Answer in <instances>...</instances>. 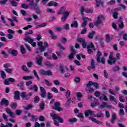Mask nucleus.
Instances as JSON below:
<instances>
[{"label": "nucleus", "mask_w": 127, "mask_h": 127, "mask_svg": "<svg viewBox=\"0 0 127 127\" xmlns=\"http://www.w3.org/2000/svg\"><path fill=\"white\" fill-rule=\"evenodd\" d=\"M71 92L69 90H67L65 92V97L67 99L66 102L65 103V107H70V104H71Z\"/></svg>", "instance_id": "f257e3e1"}, {"label": "nucleus", "mask_w": 127, "mask_h": 127, "mask_svg": "<svg viewBox=\"0 0 127 127\" xmlns=\"http://www.w3.org/2000/svg\"><path fill=\"white\" fill-rule=\"evenodd\" d=\"M105 20V17L103 15H99L97 17V20L95 22H94V24L96 25V26H99V25L103 22V20Z\"/></svg>", "instance_id": "f03ea898"}, {"label": "nucleus", "mask_w": 127, "mask_h": 127, "mask_svg": "<svg viewBox=\"0 0 127 127\" xmlns=\"http://www.w3.org/2000/svg\"><path fill=\"white\" fill-rule=\"evenodd\" d=\"M51 117H52L53 120H58L59 123H61V124H63V123H64L63 119L61 118V117L57 114H51Z\"/></svg>", "instance_id": "7ed1b4c3"}, {"label": "nucleus", "mask_w": 127, "mask_h": 127, "mask_svg": "<svg viewBox=\"0 0 127 127\" xmlns=\"http://www.w3.org/2000/svg\"><path fill=\"white\" fill-rule=\"evenodd\" d=\"M70 11H65L63 13V16L61 17L62 22H65L67 18L69 17L70 15Z\"/></svg>", "instance_id": "20e7f679"}, {"label": "nucleus", "mask_w": 127, "mask_h": 127, "mask_svg": "<svg viewBox=\"0 0 127 127\" xmlns=\"http://www.w3.org/2000/svg\"><path fill=\"white\" fill-rule=\"evenodd\" d=\"M80 11L81 13V15L84 16V11H85L87 13H93V10L90 9H85L84 7H81Z\"/></svg>", "instance_id": "39448f33"}, {"label": "nucleus", "mask_w": 127, "mask_h": 127, "mask_svg": "<svg viewBox=\"0 0 127 127\" xmlns=\"http://www.w3.org/2000/svg\"><path fill=\"white\" fill-rule=\"evenodd\" d=\"M104 108H107V109H113V107L111 105H108L107 102H103L102 104L99 106V109H104Z\"/></svg>", "instance_id": "423d86ee"}, {"label": "nucleus", "mask_w": 127, "mask_h": 127, "mask_svg": "<svg viewBox=\"0 0 127 127\" xmlns=\"http://www.w3.org/2000/svg\"><path fill=\"white\" fill-rule=\"evenodd\" d=\"M82 20H83V22L81 24V27H86V25H87V22H88V20L90 21L91 18L82 16Z\"/></svg>", "instance_id": "0eeeda50"}, {"label": "nucleus", "mask_w": 127, "mask_h": 127, "mask_svg": "<svg viewBox=\"0 0 127 127\" xmlns=\"http://www.w3.org/2000/svg\"><path fill=\"white\" fill-rule=\"evenodd\" d=\"M94 86L95 88L98 89L99 88V84L97 83H93L91 81H89L88 83L86 84L87 88H91V86Z\"/></svg>", "instance_id": "6e6552de"}, {"label": "nucleus", "mask_w": 127, "mask_h": 127, "mask_svg": "<svg viewBox=\"0 0 127 127\" xmlns=\"http://www.w3.org/2000/svg\"><path fill=\"white\" fill-rule=\"evenodd\" d=\"M36 60L38 65L41 66L42 65V61H43V57L40 56H37L36 58Z\"/></svg>", "instance_id": "1a4fd4ad"}, {"label": "nucleus", "mask_w": 127, "mask_h": 127, "mask_svg": "<svg viewBox=\"0 0 127 127\" xmlns=\"http://www.w3.org/2000/svg\"><path fill=\"white\" fill-rule=\"evenodd\" d=\"M116 10H121V8L113 9L112 10V12L113 13V16L114 18H115V19H117V18H118V15H119V14H118V12H117Z\"/></svg>", "instance_id": "9d476101"}, {"label": "nucleus", "mask_w": 127, "mask_h": 127, "mask_svg": "<svg viewBox=\"0 0 127 127\" xmlns=\"http://www.w3.org/2000/svg\"><path fill=\"white\" fill-rule=\"evenodd\" d=\"M53 109H54V110H56V111H58V112H60L61 111H62V109L60 108V103L59 102L55 103V106L53 107Z\"/></svg>", "instance_id": "9b49d317"}, {"label": "nucleus", "mask_w": 127, "mask_h": 127, "mask_svg": "<svg viewBox=\"0 0 127 127\" xmlns=\"http://www.w3.org/2000/svg\"><path fill=\"white\" fill-rule=\"evenodd\" d=\"M40 90L41 91L40 95L42 97V98H45L46 96V91L45 90V88L42 86H41L40 87Z\"/></svg>", "instance_id": "f8f14e48"}, {"label": "nucleus", "mask_w": 127, "mask_h": 127, "mask_svg": "<svg viewBox=\"0 0 127 127\" xmlns=\"http://www.w3.org/2000/svg\"><path fill=\"white\" fill-rule=\"evenodd\" d=\"M84 115L85 117H89V116L94 117V111L90 110H86L85 111Z\"/></svg>", "instance_id": "ddd939ff"}, {"label": "nucleus", "mask_w": 127, "mask_h": 127, "mask_svg": "<svg viewBox=\"0 0 127 127\" xmlns=\"http://www.w3.org/2000/svg\"><path fill=\"white\" fill-rule=\"evenodd\" d=\"M20 96L23 100H29V96H28V95H27V94L25 92H23L21 93Z\"/></svg>", "instance_id": "4468645a"}, {"label": "nucleus", "mask_w": 127, "mask_h": 127, "mask_svg": "<svg viewBox=\"0 0 127 127\" xmlns=\"http://www.w3.org/2000/svg\"><path fill=\"white\" fill-rule=\"evenodd\" d=\"M6 112L8 115H9L10 117L11 118H14L15 117V114L12 112H11V110H10L9 109L7 108L6 109Z\"/></svg>", "instance_id": "2eb2a0df"}, {"label": "nucleus", "mask_w": 127, "mask_h": 127, "mask_svg": "<svg viewBox=\"0 0 127 127\" xmlns=\"http://www.w3.org/2000/svg\"><path fill=\"white\" fill-rule=\"evenodd\" d=\"M9 54H11L13 56H17V50L10 49L8 51Z\"/></svg>", "instance_id": "dca6fc26"}, {"label": "nucleus", "mask_w": 127, "mask_h": 127, "mask_svg": "<svg viewBox=\"0 0 127 127\" xmlns=\"http://www.w3.org/2000/svg\"><path fill=\"white\" fill-rule=\"evenodd\" d=\"M24 40L26 41V42H28L30 44H31L34 41V40L31 38V37H25Z\"/></svg>", "instance_id": "f3484780"}, {"label": "nucleus", "mask_w": 127, "mask_h": 127, "mask_svg": "<svg viewBox=\"0 0 127 127\" xmlns=\"http://www.w3.org/2000/svg\"><path fill=\"white\" fill-rule=\"evenodd\" d=\"M34 3V2L33 1H31L30 2L29 4V6H31L30 8L31 9H35L37 7L38 4L35 3L34 5L33 4Z\"/></svg>", "instance_id": "a211bd4d"}, {"label": "nucleus", "mask_w": 127, "mask_h": 127, "mask_svg": "<svg viewBox=\"0 0 127 127\" xmlns=\"http://www.w3.org/2000/svg\"><path fill=\"white\" fill-rule=\"evenodd\" d=\"M89 119L90 120V121H92V122H93V123H95V124H97V125H102L103 124L102 122L97 120V119L92 118V117H89Z\"/></svg>", "instance_id": "6ab92c4d"}, {"label": "nucleus", "mask_w": 127, "mask_h": 127, "mask_svg": "<svg viewBox=\"0 0 127 127\" xmlns=\"http://www.w3.org/2000/svg\"><path fill=\"white\" fill-rule=\"evenodd\" d=\"M102 56V52L101 51H98L97 54L96 55V61L98 63H101V59H100V56Z\"/></svg>", "instance_id": "aec40b11"}, {"label": "nucleus", "mask_w": 127, "mask_h": 127, "mask_svg": "<svg viewBox=\"0 0 127 127\" xmlns=\"http://www.w3.org/2000/svg\"><path fill=\"white\" fill-rule=\"evenodd\" d=\"M30 90H33L36 93L38 92V87L36 85H31V86L29 88Z\"/></svg>", "instance_id": "412c9836"}, {"label": "nucleus", "mask_w": 127, "mask_h": 127, "mask_svg": "<svg viewBox=\"0 0 127 127\" xmlns=\"http://www.w3.org/2000/svg\"><path fill=\"white\" fill-rule=\"evenodd\" d=\"M14 99L15 100H20V98L19 97V91H16L14 92Z\"/></svg>", "instance_id": "4be33fe9"}, {"label": "nucleus", "mask_w": 127, "mask_h": 127, "mask_svg": "<svg viewBox=\"0 0 127 127\" xmlns=\"http://www.w3.org/2000/svg\"><path fill=\"white\" fill-rule=\"evenodd\" d=\"M87 49H92L94 51H96V48H95V46H94V44L92 42L90 43L87 46Z\"/></svg>", "instance_id": "5701e85b"}, {"label": "nucleus", "mask_w": 127, "mask_h": 127, "mask_svg": "<svg viewBox=\"0 0 127 127\" xmlns=\"http://www.w3.org/2000/svg\"><path fill=\"white\" fill-rule=\"evenodd\" d=\"M9 102L8 100H5V99H2L0 102V105H5V106H8Z\"/></svg>", "instance_id": "b1692460"}, {"label": "nucleus", "mask_w": 127, "mask_h": 127, "mask_svg": "<svg viewBox=\"0 0 127 127\" xmlns=\"http://www.w3.org/2000/svg\"><path fill=\"white\" fill-rule=\"evenodd\" d=\"M108 64H109V65H113V64H115V63H116V62H117V59H116L115 58L112 59V60H109L108 61Z\"/></svg>", "instance_id": "393cba45"}, {"label": "nucleus", "mask_w": 127, "mask_h": 127, "mask_svg": "<svg viewBox=\"0 0 127 127\" xmlns=\"http://www.w3.org/2000/svg\"><path fill=\"white\" fill-rule=\"evenodd\" d=\"M66 11V7H62L59 12H58V14H63L64 12Z\"/></svg>", "instance_id": "a878e982"}, {"label": "nucleus", "mask_w": 127, "mask_h": 127, "mask_svg": "<svg viewBox=\"0 0 127 127\" xmlns=\"http://www.w3.org/2000/svg\"><path fill=\"white\" fill-rule=\"evenodd\" d=\"M13 125L10 123H7L6 125L3 124H1L0 127H12Z\"/></svg>", "instance_id": "bb28decb"}, {"label": "nucleus", "mask_w": 127, "mask_h": 127, "mask_svg": "<svg viewBox=\"0 0 127 127\" xmlns=\"http://www.w3.org/2000/svg\"><path fill=\"white\" fill-rule=\"evenodd\" d=\"M99 99L101 100V101H103V100L106 102H108V101H109V99L108 98V97H107V96L105 95H103L102 96H100L99 97Z\"/></svg>", "instance_id": "cd10ccee"}, {"label": "nucleus", "mask_w": 127, "mask_h": 127, "mask_svg": "<svg viewBox=\"0 0 127 127\" xmlns=\"http://www.w3.org/2000/svg\"><path fill=\"white\" fill-rule=\"evenodd\" d=\"M96 2V7H99L100 6V5L101 4V5H103L104 3L103 1H102V0H95Z\"/></svg>", "instance_id": "c85d7f7f"}, {"label": "nucleus", "mask_w": 127, "mask_h": 127, "mask_svg": "<svg viewBox=\"0 0 127 127\" xmlns=\"http://www.w3.org/2000/svg\"><path fill=\"white\" fill-rule=\"evenodd\" d=\"M34 79V76H23V80H32Z\"/></svg>", "instance_id": "c756f323"}, {"label": "nucleus", "mask_w": 127, "mask_h": 127, "mask_svg": "<svg viewBox=\"0 0 127 127\" xmlns=\"http://www.w3.org/2000/svg\"><path fill=\"white\" fill-rule=\"evenodd\" d=\"M118 23H119V28L120 29H123V28H124V22H123V21L119 20L118 21Z\"/></svg>", "instance_id": "7c9ffc66"}, {"label": "nucleus", "mask_w": 127, "mask_h": 127, "mask_svg": "<svg viewBox=\"0 0 127 127\" xmlns=\"http://www.w3.org/2000/svg\"><path fill=\"white\" fill-rule=\"evenodd\" d=\"M95 34H96V32L95 31H92L89 33L87 36L88 38H89L90 39H93V37H94V35Z\"/></svg>", "instance_id": "2f4dec72"}, {"label": "nucleus", "mask_w": 127, "mask_h": 127, "mask_svg": "<svg viewBox=\"0 0 127 127\" xmlns=\"http://www.w3.org/2000/svg\"><path fill=\"white\" fill-rule=\"evenodd\" d=\"M94 118H103L104 117V114L102 113H98L96 115H94L93 116Z\"/></svg>", "instance_id": "473e14b6"}, {"label": "nucleus", "mask_w": 127, "mask_h": 127, "mask_svg": "<svg viewBox=\"0 0 127 127\" xmlns=\"http://www.w3.org/2000/svg\"><path fill=\"white\" fill-rule=\"evenodd\" d=\"M46 25H47V23H43L40 25H37L36 26V29H38V28H40L41 27H45V26H46Z\"/></svg>", "instance_id": "72a5a7b5"}, {"label": "nucleus", "mask_w": 127, "mask_h": 127, "mask_svg": "<svg viewBox=\"0 0 127 127\" xmlns=\"http://www.w3.org/2000/svg\"><path fill=\"white\" fill-rule=\"evenodd\" d=\"M24 85V82H21L17 84V87H19L21 90H24V87H23Z\"/></svg>", "instance_id": "f704fd0d"}, {"label": "nucleus", "mask_w": 127, "mask_h": 127, "mask_svg": "<svg viewBox=\"0 0 127 127\" xmlns=\"http://www.w3.org/2000/svg\"><path fill=\"white\" fill-rule=\"evenodd\" d=\"M22 69L23 71H25V72H27L28 73H29L30 72V70L27 68V67L26 65H23L22 66Z\"/></svg>", "instance_id": "c9c22d12"}, {"label": "nucleus", "mask_w": 127, "mask_h": 127, "mask_svg": "<svg viewBox=\"0 0 127 127\" xmlns=\"http://www.w3.org/2000/svg\"><path fill=\"white\" fill-rule=\"evenodd\" d=\"M78 22H77L76 21L73 22L70 25L71 27H75L76 28H77V27H78Z\"/></svg>", "instance_id": "e433bc0d"}, {"label": "nucleus", "mask_w": 127, "mask_h": 127, "mask_svg": "<svg viewBox=\"0 0 127 127\" xmlns=\"http://www.w3.org/2000/svg\"><path fill=\"white\" fill-rule=\"evenodd\" d=\"M121 68L119 66H116L112 68V71L113 72H117L118 71H120Z\"/></svg>", "instance_id": "4c0bfd02"}, {"label": "nucleus", "mask_w": 127, "mask_h": 127, "mask_svg": "<svg viewBox=\"0 0 127 127\" xmlns=\"http://www.w3.org/2000/svg\"><path fill=\"white\" fill-rule=\"evenodd\" d=\"M69 123H70L71 124H73L74 123H76L77 122V120L76 118H70L68 119Z\"/></svg>", "instance_id": "58836bf2"}, {"label": "nucleus", "mask_w": 127, "mask_h": 127, "mask_svg": "<svg viewBox=\"0 0 127 127\" xmlns=\"http://www.w3.org/2000/svg\"><path fill=\"white\" fill-rule=\"evenodd\" d=\"M76 52H71V53L69 55L68 58L70 60L74 59V56H75Z\"/></svg>", "instance_id": "ea45409f"}, {"label": "nucleus", "mask_w": 127, "mask_h": 127, "mask_svg": "<svg viewBox=\"0 0 127 127\" xmlns=\"http://www.w3.org/2000/svg\"><path fill=\"white\" fill-rule=\"evenodd\" d=\"M76 96L77 97V100L78 101H81V98H82V93H81L80 92H77L76 93Z\"/></svg>", "instance_id": "a19ab883"}, {"label": "nucleus", "mask_w": 127, "mask_h": 127, "mask_svg": "<svg viewBox=\"0 0 127 127\" xmlns=\"http://www.w3.org/2000/svg\"><path fill=\"white\" fill-rule=\"evenodd\" d=\"M32 108H33V106H32V105L31 104H29L28 105H27L26 107H24V110H31V109H32Z\"/></svg>", "instance_id": "79ce46f5"}, {"label": "nucleus", "mask_w": 127, "mask_h": 127, "mask_svg": "<svg viewBox=\"0 0 127 127\" xmlns=\"http://www.w3.org/2000/svg\"><path fill=\"white\" fill-rule=\"evenodd\" d=\"M1 73V77L2 79H5L6 78V75H5V72H4V71L1 70L0 71Z\"/></svg>", "instance_id": "37998d69"}, {"label": "nucleus", "mask_w": 127, "mask_h": 127, "mask_svg": "<svg viewBox=\"0 0 127 127\" xmlns=\"http://www.w3.org/2000/svg\"><path fill=\"white\" fill-rule=\"evenodd\" d=\"M116 119H117V115H116V114L113 113L112 115V117L111 119V123H114V122H115V120Z\"/></svg>", "instance_id": "c03bdc74"}, {"label": "nucleus", "mask_w": 127, "mask_h": 127, "mask_svg": "<svg viewBox=\"0 0 127 127\" xmlns=\"http://www.w3.org/2000/svg\"><path fill=\"white\" fill-rule=\"evenodd\" d=\"M77 40L78 42H80V43H82L83 42H85V41H86V40H85V38H78L77 39Z\"/></svg>", "instance_id": "a18cd8bd"}, {"label": "nucleus", "mask_w": 127, "mask_h": 127, "mask_svg": "<svg viewBox=\"0 0 127 127\" xmlns=\"http://www.w3.org/2000/svg\"><path fill=\"white\" fill-rule=\"evenodd\" d=\"M33 73H34V76H35V77L37 78V80L39 81L40 78H39V76H38V74H37V72L36 71V70H33Z\"/></svg>", "instance_id": "49530a36"}, {"label": "nucleus", "mask_w": 127, "mask_h": 127, "mask_svg": "<svg viewBox=\"0 0 127 127\" xmlns=\"http://www.w3.org/2000/svg\"><path fill=\"white\" fill-rule=\"evenodd\" d=\"M91 66L92 69H95L96 68V66L95 65V61L93 59L91 60Z\"/></svg>", "instance_id": "de8ad7c7"}, {"label": "nucleus", "mask_w": 127, "mask_h": 127, "mask_svg": "<svg viewBox=\"0 0 127 127\" xmlns=\"http://www.w3.org/2000/svg\"><path fill=\"white\" fill-rule=\"evenodd\" d=\"M44 81L45 82L46 86L48 87H51V86H52V83L49 82L48 80L45 79Z\"/></svg>", "instance_id": "09e8293b"}, {"label": "nucleus", "mask_w": 127, "mask_h": 127, "mask_svg": "<svg viewBox=\"0 0 127 127\" xmlns=\"http://www.w3.org/2000/svg\"><path fill=\"white\" fill-rule=\"evenodd\" d=\"M20 49H21V52L22 54H25V53L26 52V51L25 50V49L24 48V46H21Z\"/></svg>", "instance_id": "8fccbe9b"}, {"label": "nucleus", "mask_w": 127, "mask_h": 127, "mask_svg": "<svg viewBox=\"0 0 127 127\" xmlns=\"http://www.w3.org/2000/svg\"><path fill=\"white\" fill-rule=\"evenodd\" d=\"M45 76H52V71L50 70H46Z\"/></svg>", "instance_id": "3c124183"}, {"label": "nucleus", "mask_w": 127, "mask_h": 127, "mask_svg": "<svg viewBox=\"0 0 127 127\" xmlns=\"http://www.w3.org/2000/svg\"><path fill=\"white\" fill-rule=\"evenodd\" d=\"M45 65H46V66H47V67H54V64L50 63L49 62H47L45 63Z\"/></svg>", "instance_id": "603ef678"}, {"label": "nucleus", "mask_w": 127, "mask_h": 127, "mask_svg": "<svg viewBox=\"0 0 127 127\" xmlns=\"http://www.w3.org/2000/svg\"><path fill=\"white\" fill-rule=\"evenodd\" d=\"M8 1V0H0V4L3 5H5L6 4V2Z\"/></svg>", "instance_id": "864d4df0"}, {"label": "nucleus", "mask_w": 127, "mask_h": 127, "mask_svg": "<svg viewBox=\"0 0 127 127\" xmlns=\"http://www.w3.org/2000/svg\"><path fill=\"white\" fill-rule=\"evenodd\" d=\"M74 81L75 83H80V82H81V78L79 77H76L74 78Z\"/></svg>", "instance_id": "5fc2aeb1"}, {"label": "nucleus", "mask_w": 127, "mask_h": 127, "mask_svg": "<svg viewBox=\"0 0 127 127\" xmlns=\"http://www.w3.org/2000/svg\"><path fill=\"white\" fill-rule=\"evenodd\" d=\"M29 6V5H28L27 4H26L25 3H23L21 5V7H22V8H24V9H26L28 8Z\"/></svg>", "instance_id": "6e6d98bb"}, {"label": "nucleus", "mask_w": 127, "mask_h": 127, "mask_svg": "<svg viewBox=\"0 0 127 127\" xmlns=\"http://www.w3.org/2000/svg\"><path fill=\"white\" fill-rule=\"evenodd\" d=\"M109 99L110 101H112V102H117V99H116V98H115V97L113 96L112 95H110L109 96Z\"/></svg>", "instance_id": "4d7b16f0"}, {"label": "nucleus", "mask_w": 127, "mask_h": 127, "mask_svg": "<svg viewBox=\"0 0 127 127\" xmlns=\"http://www.w3.org/2000/svg\"><path fill=\"white\" fill-rule=\"evenodd\" d=\"M107 42H111V37H110V35L107 34L105 36Z\"/></svg>", "instance_id": "13d9d810"}, {"label": "nucleus", "mask_w": 127, "mask_h": 127, "mask_svg": "<svg viewBox=\"0 0 127 127\" xmlns=\"http://www.w3.org/2000/svg\"><path fill=\"white\" fill-rule=\"evenodd\" d=\"M11 4L12 5V6H15V7H16L17 6V2H16L15 1H11Z\"/></svg>", "instance_id": "bf43d9fd"}, {"label": "nucleus", "mask_w": 127, "mask_h": 127, "mask_svg": "<svg viewBox=\"0 0 127 127\" xmlns=\"http://www.w3.org/2000/svg\"><path fill=\"white\" fill-rule=\"evenodd\" d=\"M36 13L37 14H41V10L40 7H37L36 8Z\"/></svg>", "instance_id": "052dcab7"}, {"label": "nucleus", "mask_w": 127, "mask_h": 127, "mask_svg": "<svg viewBox=\"0 0 127 127\" xmlns=\"http://www.w3.org/2000/svg\"><path fill=\"white\" fill-rule=\"evenodd\" d=\"M48 100H51L52 98H53V95L50 92L48 93V96H47Z\"/></svg>", "instance_id": "680f3d73"}, {"label": "nucleus", "mask_w": 127, "mask_h": 127, "mask_svg": "<svg viewBox=\"0 0 127 127\" xmlns=\"http://www.w3.org/2000/svg\"><path fill=\"white\" fill-rule=\"evenodd\" d=\"M64 29H65L66 30H68L70 29V27L69 25V24H64Z\"/></svg>", "instance_id": "e2e57ef3"}, {"label": "nucleus", "mask_w": 127, "mask_h": 127, "mask_svg": "<svg viewBox=\"0 0 127 127\" xmlns=\"http://www.w3.org/2000/svg\"><path fill=\"white\" fill-rule=\"evenodd\" d=\"M46 70L44 69H42L40 71V75H46Z\"/></svg>", "instance_id": "0e129e2a"}, {"label": "nucleus", "mask_w": 127, "mask_h": 127, "mask_svg": "<svg viewBox=\"0 0 127 127\" xmlns=\"http://www.w3.org/2000/svg\"><path fill=\"white\" fill-rule=\"evenodd\" d=\"M61 42L63 43H66L67 42V39L66 38H61Z\"/></svg>", "instance_id": "69168bd1"}, {"label": "nucleus", "mask_w": 127, "mask_h": 127, "mask_svg": "<svg viewBox=\"0 0 127 127\" xmlns=\"http://www.w3.org/2000/svg\"><path fill=\"white\" fill-rule=\"evenodd\" d=\"M4 84L5 85H9V80H8V78H6L4 80Z\"/></svg>", "instance_id": "338daca9"}, {"label": "nucleus", "mask_w": 127, "mask_h": 127, "mask_svg": "<svg viewBox=\"0 0 127 127\" xmlns=\"http://www.w3.org/2000/svg\"><path fill=\"white\" fill-rule=\"evenodd\" d=\"M51 90L54 93H58V89H57V88L55 87H52Z\"/></svg>", "instance_id": "774afa93"}]
</instances>
